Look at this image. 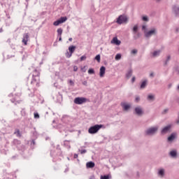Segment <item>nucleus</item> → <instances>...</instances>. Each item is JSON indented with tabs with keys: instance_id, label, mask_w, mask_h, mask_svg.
I'll return each instance as SVG.
<instances>
[{
	"instance_id": "nucleus-1",
	"label": "nucleus",
	"mask_w": 179,
	"mask_h": 179,
	"mask_svg": "<svg viewBox=\"0 0 179 179\" xmlns=\"http://www.w3.org/2000/svg\"><path fill=\"white\" fill-rule=\"evenodd\" d=\"M158 131H159V126H152L148 127L145 131V135H147V136H154V135H156V134H157Z\"/></svg>"
},
{
	"instance_id": "nucleus-2",
	"label": "nucleus",
	"mask_w": 179,
	"mask_h": 179,
	"mask_svg": "<svg viewBox=\"0 0 179 179\" xmlns=\"http://www.w3.org/2000/svg\"><path fill=\"white\" fill-rule=\"evenodd\" d=\"M103 128V124H95L94 126H92L89 128L88 132L91 135H93L94 134H97L100 129Z\"/></svg>"
},
{
	"instance_id": "nucleus-3",
	"label": "nucleus",
	"mask_w": 179,
	"mask_h": 179,
	"mask_svg": "<svg viewBox=\"0 0 179 179\" xmlns=\"http://www.w3.org/2000/svg\"><path fill=\"white\" fill-rule=\"evenodd\" d=\"M144 36L146 38H150L152 36H157V29L155 27L150 29L148 31H145Z\"/></svg>"
},
{
	"instance_id": "nucleus-4",
	"label": "nucleus",
	"mask_w": 179,
	"mask_h": 179,
	"mask_svg": "<svg viewBox=\"0 0 179 179\" xmlns=\"http://www.w3.org/2000/svg\"><path fill=\"white\" fill-rule=\"evenodd\" d=\"M134 115H137L138 117H142L145 112L143 111V108L141 106H136L134 110Z\"/></svg>"
},
{
	"instance_id": "nucleus-5",
	"label": "nucleus",
	"mask_w": 179,
	"mask_h": 179,
	"mask_svg": "<svg viewBox=\"0 0 179 179\" xmlns=\"http://www.w3.org/2000/svg\"><path fill=\"white\" fill-rule=\"evenodd\" d=\"M173 126L171 124H168L164 127L161 130V134L162 135H167V134H170L171 132V127Z\"/></svg>"
},
{
	"instance_id": "nucleus-6",
	"label": "nucleus",
	"mask_w": 179,
	"mask_h": 179,
	"mask_svg": "<svg viewBox=\"0 0 179 179\" xmlns=\"http://www.w3.org/2000/svg\"><path fill=\"white\" fill-rule=\"evenodd\" d=\"M121 107L122 108V111H125L126 113H128V111L131 110V105L129 103L122 102Z\"/></svg>"
},
{
	"instance_id": "nucleus-7",
	"label": "nucleus",
	"mask_w": 179,
	"mask_h": 179,
	"mask_svg": "<svg viewBox=\"0 0 179 179\" xmlns=\"http://www.w3.org/2000/svg\"><path fill=\"white\" fill-rule=\"evenodd\" d=\"M87 101V99L85 97H76L74 99L75 104H78V105L83 104Z\"/></svg>"
},
{
	"instance_id": "nucleus-8",
	"label": "nucleus",
	"mask_w": 179,
	"mask_h": 179,
	"mask_svg": "<svg viewBox=\"0 0 179 179\" xmlns=\"http://www.w3.org/2000/svg\"><path fill=\"white\" fill-rule=\"evenodd\" d=\"M128 22V18L125 15H120L117 19V23L118 24H122V23H127Z\"/></svg>"
},
{
	"instance_id": "nucleus-9",
	"label": "nucleus",
	"mask_w": 179,
	"mask_h": 179,
	"mask_svg": "<svg viewBox=\"0 0 179 179\" xmlns=\"http://www.w3.org/2000/svg\"><path fill=\"white\" fill-rule=\"evenodd\" d=\"M177 132L171 133V135L167 138V142H169V143H173V141L177 139Z\"/></svg>"
},
{
	"instance_id": "nucleus-10",
	"label": "nucleus",
	"mask_w": 179,
	"mask_h": 179,
	"mask_svg": "<svg viewBox=\"0 0 179 179\" xmlns=\"http://www.w3.org/2000/svg\"><path fill=\"white\" fill-rule=\"evenodd\" d=\"M68 20V17H62L60 19L57 20V21L54 22V26H59V24L62 23H65V22Z\"/></svg>"
},
{
	"instance_id": "nucleus-11",
	"label": "nucleus",
	"mask_w": 179,
	"mask_h": 179,
	"mask_svg": "<svg viewBox=\"0 0 179 179\" xmlns=\"http://www.w3.org/2000/svg\"><path fill=\"white\" fill-rule=\"evenodd\" d=\"M160 54H162V50H156L150 52V57L151 58H157V57H160Z\"/></svg>"
},
{
	"instance_id": "nucleus-12",
	"label": "nucleus",
	"mask_w": 179,
	"mask_h": 179,
	"mask_svg": "<svg viewBox=\"0 0 179 179\" xmlns=\"http://www.w3.org/2000/svg\"><path fill=\"white\" fill-rule=\"evenodd\" d=\"M169 156L171 157L172 159H177L178 152L176 149L171 150L169 152Z\"/></svg>"
},
{
	"instance_id": "nucleus-13",
	"label": "nucleus",
	"mask_w": 179,
	"mask_h": 179,
	"mask_svg": "<svg viewBox=\"0 0 179 179\" xmlns=\"http://www.w3.org/2000/svg\"><path fill=\"white\" fill-rule=\"evenodd\" d=\"M166 174V170L163 168L158 169L157 176L159 178H163Z\"/></svg>"
},
{
	"instance_id": "nucleus-14",
	"label": "nucleus",
	"mask_w": 179,
	"mask_h": 179,
	"mask_svg": "<svg viewBox=\"0 0 179 179\" xmlns=\"http://www.w3.org/2000/svg\"><path fill=\"white\" fill-rule=\"evenodd\" d=\"M147 100L150 101V103H152V101L156 100V95L155 94H149L147 96Z\"/></svg>"
},
{
	"instance_id": "nucleus-15",
	"label": "nucleus",
	"mask_w": 179,
	"mask_h": 179,
	"mask_svg": "<svg viewBox=\"0 0 179 179\" xmlns=\"http://www.w3.org/2000/svg\"><path fill=\"white\" fill-rule=\"evenodd\" d=\"M173 13L175 15L176 17H179V6H174L173 7Z\"/></svg>"
},
{
	"instance_id": "nucleus-16",
	"label": "nucleus",
	"mask_w": 179,
	"mask_h": 179,
	"mask_svg": "<svg viewBox=\"0 0 179 179\" xmlns=\"http://www.w3.org/2000/svg\"><path fill=\"white\" fill-rule=\"evenodd\" d=\"M105 75H106V68L104 67V66H102L99 69V76L100 78H104Z\"/></svg>"
},
{
	"instance_id": "nucleus-17",
	"label": "nucleus",
	"mask_w": 179,
	"mask_h": 179,
	"mask_svg": "<svg viewBox=\"0 0 179 179\" xmlns=\"http://www.w3.org/2000/svg\"><path fill=\"white\" fill-rule=\"evenodd\" d=\"M111 44H115V45H120L121 41L118 40V38L114 37L113 40L110 41Z\"/></svg>"
},
{
	"instance_id": "nucleus-18",
	"label": "nucleus",
	"mask_w": 179,
	"mask_h": 179,
	"mask_svg": "<svg viewBox=\"0 0 179 179\" xmlns=\"http://www.w3.org/2000/svg\"><path fill=\"white\" fill-rule=\"evenodd\" d=\"M146 86H148V80H144L141 83V85H140L141 90H143V89H146Z\"/></svg>"
},
{
	"instance_id": "nucleus-19",
	"label": "nucleus",
	"mask_w": 179,
	"mask_h": 179,
	"mask_svg": "<svg viewBox=\"0 0 179 179\" xmlns=\"http://www.w3.org/2000/svg\"><path fill=\"white\" fill-rule=\"evenodd\" d=\"M27 41H29V34H24L23 35L22 43H24V45H27Z\"/></svg>"
},
{
	"instance_id": "nucleus-20",
	"label": "nucleus",
	"mask_w": 179,
	"mask_h": 179,
	"mask_svg": "<svg viewBox=\"0 0 179 179\" xmlns=\"http://www.w3.org/2000/svg\"><path fill=\"white\" fill-rule=\"evenodd\" d=\"M75 50H76V46L71 45L69 47V51L71 55L73 54V52H75Z\"/></svg>"
},
{
	"instance_id": "nucleus-21",
	"label": "nucleus",
	"mask_w": 179,
	"mask_h": 179,
	"mask_svg": "<svg viewBox=\"0 0 179 179\" xmlns=\"http://www.w3.org/2000/svg\"><path fill=\"white\" fill-rule=\"evenodd\" d=\"M87 169H93L94 167V162H90L86 164Z\"/></svg>"
},
{
	"instance_id": "nucleus-22",
	"label": "nucleus",
	"mask_w": 179,
	"mask_h": 179,
	"mask_svg": "<svg viewBox=\"0 0 179 179\" xmlns=\"http://www.w3.org/2000/svg\"><path fill=\"white\" fill-rule=\"evenodd\" d=\"M137 54H138L137 49H133L130 51V55H131V57H135L137 55Z\"/></svg>"
},
{
	"instance_id": "nucleus-23",
	"label": "nucleus",
	"mask_w": 179,
	"mask_h": 179,
	"mask_svg": "<svg viewBox=\"0 0 179 179\" xmlns=\"http://www.w3.org/2000/svg\"><path fill=\"white\" fill-rule=\"evenodd\" d=\"M112 178V176L110 174H108V175H101L100 176V179H111Z\"/></svg>"
},
{
	"instance_id": "nucleus-24",
	"label": "nucleus",
	"mask_w": 179,
	"mask_h": 179,
	"mask_svg": "<svg viewBox=\"0 0 179 179\" xmlns=\"http://www.w3.org/2000/svg\"><path fill=\"white\" fill-rule=\"evenodd\" d=\"M141 29H142V30H143V31L144 33V36L145 34V31H149V30H148V26L146 24L142 25V28Z\"/></svg>"
},
{
	"instance_id": "nucleus-25",
	"label": "nucleus",
	"mask_w": 179,
	"mask_h": 179,
	"mask_svg": "<svg viewBox=\"0 0 179 179\" xmlns=\"http://www.w3.org/2000/svg\"><path fill=\"white\" fill-rule=\"evenodd\" d=\"M126 76H127V79H129V78H131V76H132V70H129L127 71V73L126 74Z\"/></svg>"
},
{
	"instance_id": "nucleus-26",
	"label": "nucleus",
	"mask_w": 179,
	"mask_h": 179,
	"mask_svg": "<svg viewBox=\"0 0 179 179\" xmlns=\"http://www.w3.org/2000/svg\"><path fill=\"white\" fill-rule=\"evenodd\" d=\"M136 33H138V25L133 27V34H136Z\"/></svg>"
},
{
	"instance_id": "nucleus-27",
	"label": "nucleus",
	"mask_w": 179,
	"mask_h": 179,
	"mask_svg": "<svg viewBox=\"0 0 179 179\" xmlns=\"http://www.w3.org/2000/svg\"><path fill=\"white\" fill-rule=\"evenodd\" d=\"M140 37H141V34L140 33H136L133 36L134 40H138V38H139Z\"/></svg>"
},
{
	"instance_id": "nucleus-28",
	"label": "nucleus",
	"mask_w": 179,
	"mask_h": 179,
	"mask_svg": "<svg viewBox=\"0 0 179 179\" xmlns=\"http://www.w3.org/2000/svg\"><path fill=\"white\" fill-rule=\"evenodd\" d=\"M170 59H171V56L168 55L166 57V59L165 61L164 65H167V64H169V62L170 61Z\"/></svg>"
},
{
	"instance_id": "nucleus-29",
	"label": "nucleus",
	"mask_w": 179,
	"mask_h": 179,
	"mask_svg": "<svg viewBox=\"0 0 179 179\" xmlns=\"http://www.w3.org/2000/svg\"><path fill=\"white\" fill-rule=\"evenodd\" d=\"M142 20L143 22H149V17H148L147 15H144L142 17Z\"/></svg>"
},
{
	"instance_id": "nucleus-30",
	"label": "nucleus",
	"mask_w": 179,
	"mask_h": 179,
	"mask_svg": "<svg viewBox=\"0 0 179 179\" xmlns=\"http://www.w3.org/2000/svg\"><path fill=\"white\" fill-rule=\"evenodd\" d=\"M115 59L116 61H120V59H121V54H117V55H115Z\"/></svg>"
},
{
	"instance_id": "nucleus-31",
	"label": "nucleus",
	"mask_w": 179,
	"mask_h": 179,
	"mask_svg": "<svg viewBox=\"0 0 179 179\" xmlns=\"http://www.w3.org/2000/svg\"><path fill=\"white\" fill-rule=\"evenodd\" d=\"M88 73H89V75H93V74H94V69H90L88 70Z\"/></svg>"
},
{
	"instance_id": "nucleus-32",
	"label": "nucleus",
	"mask_w": 179,
	"mask_h": 179,
	"mask_svg": "<svg viewBox=\"0 0 179 179\" xmlns=\"http://www.w3.org/2000/svg\"><path fill=\"white\" fill-rule=\"evenodd\" d=\"M62 31H63V30L61 28H59L57 29L58 36H62Z\"/></svg>"
},
{
	"instance_id": "nucleus-33",
	"label": "nucleus",
	"mask_w": 179,
	"mask_h": 179,
	"mask_svg": "<svg viewBox=\"0 0 179 179\" xmlns=\"http://www.w3.org/2000/svg\"><path fill=\"white\" fill-rule=\"evenodd\" d=\"M66 58H71V57H72V53H69V52H67L66 53Z\"/></svg>"
},
{
	"instance_id": "nucleus-34",
	"label": "nucleus",
	"mask_w": 179,
	"mask_h": 179,
	"mask_svg": "<svg viewBox=\"0 0 179 179\" xmlns=\"http://www.w3.org/2000/svg\"><path fill=\"white\" fill-rule=\"evenodd\" d=\"M95 59H96L98 62H100V55H97L95 57Z\"/></svg>"
},
{
	"instance_id": "nucleus-35",
	"label": "nucleus",
	"mask_w": 179,
	"mask_h": 179,
	"mask_svg": "<svg viewBox=\"0 0 179 179\" xmlns=\"http://www.w3.org/2000/svg\"><path fill=\"white\" fill-rule=\"evenodd\" d=\"M86 55H83V56H82L81 57H80V61L82 62V61H85V60H86Z\"/></svg>"
},
{
	"instance_id": "nucleus-36",
	"label": "nucleus",
	"mask_w": 179,
	"mask_h": 179,
	"mask_svg": "<svg viewBox=\"0 0 179 179\" xmlns=\"http://www.w3.org/2000/svg\"><path fill=\"white\" fill-rule=\"evenodd\" d=\"M69 83H70V85H71V86H73V85H75V83H73V82L72 81V80H69Z\"/></svg>"
},
{
	"instance_id": "nucleus-37",
	"label": "nucleus",
	"mask_w": 179,
	"mask_h": 179,
	"mask_svg": "<svg viewBox=\"0 0 179 179\" xmlns=\"http://www.w3.org/2000/svg\"><path fill=\"white\" fill-rule=\"evenodd\" d=\"M34 118H40V115L38 113H34Z\"/></svg>"
},
{
	"instance_id": "nucleus-38",
	"label": "nucleus",
	"mask_w": 179,
	"mask_h": 179,
	"mask_svg": "<svg viewBox=\"0 0 179 179\" xmlns=\"http://www.w3.org/2000/svg\"><path fill=\"white\" fill-rule=\"evenodd\" d=\"M176 123L177 124V125H179V113H178V119L176 120Z\"/></svg>"
},
{
	"instance_id": "nucleus-39",
	"label": "nucleus",
	"mask_w": 179,
	"mask_h": 179,
	"mask_svg": "<svg viewBox=\"0 0 179 179\" xmlns=\"http://www.w3.org/2000/svg\"><path fill=\"white\" fill-rule=\"evenodd\" d=\"M150 78H155V73L151 72V73H150Z\"/></svg>"
},
{
	"instance_id": "nucleus-40",
	"label": "nucleus",
	"mask_w": 179,
	"mask_h": 179,
	"mask_svg": "<svg viewBox=\"0 0 179 179\" xmlns=\"http://www.w3.org/2000/svg\"><path fill=\"white\" fill-rule=\"evenodd\" d=\"M167 113H169V109H167V108L164 109V111H163V114H166Z\"/></svg>"
},
{
	"instance_id": "nucleus-41",
	"label": "nucleus",
	"mask_w": 179,
	"mask_h": 179,
	"mask_svg": "<svg viewBox=\"0 0 179 179\" xmlns=\"http://www.w3.org/2000/svg\"><path fill=\"white\" fill-rule=\"evenodd\" d=\"M81 71H83V72H86V66L81 68Z\"/></svg>"
},
{
	"instance_id": "nucleus-42",
	"label": "nucleus",
	"mask_w": 179,
	"mask_h": 179,
	"mask_svg": "<svg viewBox=\"0 0 179 179\" xmlns=\"http://www.w3.org/2000/svg\"><path fill=\"white\" fill-rule=\"evenodd\" d=\"M136 79V78H135V76L132 77V78H131V83H134V82H135Z\"/></svg>"
},
{
	"instance_id": "nucleus-43",
	"label": "nucleus",
	"mask_w": 179,
	"mask_h": 179,
	"mask_svg": "<svg viewBox=\"0 0 179 179\" xmlns=\"http://www.w3.org/2000/svg\"><path fill=\"white\" fill-rule=\"evenodd\" d=\"M139 100H141V97L136 96L135 99V101L138 102V101H139Z\"/></svg>"
},
{
	"instance_id": "nucleus-44",
	"label": "nucleus",
	"mask_w": 179,
	"mask_h": 179,
	"mask_svg": "<svg viewBox=\"0 0 179 179\" xmlns=\"http://www.w3.org/2000/svg\"><path fill=\"white\" fill-rule=\"evenodd\" d=\"M86 150H82L81 151H80V153H81V155H84V153H86Z\"/></svg>"
},
{
	"instance_id": "nucleus-45",
	"label": "nucleus",
	"mask_w": 179,
	"mask_h": 179,
	"mask_svg": "<svg viewBox=\"0 0 179 179\" xmlns=\"http://www.w3.org/2000/svg\"><path fill=\"white\" fill-rule=\"evenodd\" d=\"M73 71L74 72H76L78 71V67L76 66H73Z\"/></svg>"
},
{
	"instance_id": "nucleus-46",
	"label": "nucleus",
	"mask_w": 179,
	"mask_h": 179,
	"mask_svg": "<svg viewBox=\"0 0 179 179\" xmlns=\"http://www.w3.org/2000/svg\"><path fill=\"white\" fill-rule=\"evenodd\" d=\"M83 85L84 86H87V81H84V82H83Z\"/></svg>"
},
{
	"instance_id": "nucleus-47",
	"label": "nucleus",
	"mask_w": 179,
	"mask_h": 179,
	"mask_svg": "<svg viewBox=\"0 0 179 179\" xmlns=\"http://www.w3.org/2000/svg\"><path fill=\"white\" fill-rule=\"evenodd\" d=\"M172 86H173V84L170 83L168 85V88L171 89Z\"/></svg>"
},
{
	"instance_id": "nucleus-48",
	"label": "nucleus",
	"mask_w": 179,
	"mask_h": 179,
	"mask_svg": "<svg viewBox=\"0 0 179 179\" xmlns=\"http://www.w3.org/2000/svg\"><path fill=\"white\" fill-rule=\"evenodd\" d=\"M15 134H17V136H19L20 131H19V130H17Z\"/></svg>"
},
{
	"instance_id": "nucleus-49",
	"label": "nucleus",
	"mask_w": 179,
	"mask_h": 179,
	"mask_svg": "<svg viewBox=\"0 0 179 179\" xmlns=\"http://www.w3.org/2000/svg\"><path fill=\"white\" fill-rule=\"evenodd\" d=\"M59 41H62V37L61 36H59Z\"/></svg>"
},
{
	"instance_id": "nucleus-50",
	"label": "nucleus",
	"mask_w": 179,
	"mask_h": 179,
	"mask_svg": "<svg viewBox=\"0 0 179 179\" xmlns=\"http://www.w3.org/2000/svg\"><path fill=\"white\" fill-rule=\"evenodd\" d=\"M74 159H78V154L74 155Z\"/></svg>"
},
{
	"instance_id": "nucleus-51",
	"label": "nucleus",
	"mask_w": 179,
	"mask_h": 179,
	"mask_svg": "<svg viewBox=\"0 0 179 179\" xmlns=\"http://www.w3.org/2000/svg\"><path fill=\"white\" fill-rule=\"evenodd\" d=\"M176 90H178V92H179V85L177 86Z\"/></svg>"
},
{
	"instance_id": "nucleus-52",
	"label": "nucleus",
	"mask_w": 179,
	"mask_h": 179,
	"mask_svg": "<svg viewBox=\"0 0 179 179\" xmlns=\"http://www.w3.org/2000/svg\"><path fill=\"white\" fill-rule=\"evenodd\" d=\"M156 2H162V0H155Z\"/></svg>"
},
{
	"instance_id": "nucleus-53",
	"label": "nucleus",
	"mask_w": 179,
	"mask_h": 179,
	"mask_svg": "<svg viewBox=\"0 0 179 179\" xmlns=\"http://www.w3.org/2000/svg\"><path fill=\"white\" fill-rule=\"evenodd\" d=\"M69 41H72V38H69Z\"/></svg>"
},
{
	"instance_id": "nucleus-54",
	"label": "nucleus",
	"mask_w": 179,
	"mask_h": 179,
	"mask_svg": "<svg viewBox=\"0 0 179 179\" xmlns=\"http://www.w3.org/2000/svg\"><path fill=\"white\" fill-rule=\"evenodd\" d=\"M35 78H37L38 79L39 78L38 76H35Z\"/></svg>"
},
{
	"instance_id": "nucleus-55",
	"label": "nucleus",
	"mask_w": 179,
	"mask_h": 179,
	"mask_svg": "<svg viewBox=\"0 0 179 179\" xmlns=\"http://www.w3.org/2000/svg\"><path fill=\"white\" fill-rule=\"evenodd\" d=\"M33 143H34V141H33Z\"/></svg>"
}]
</instances>
